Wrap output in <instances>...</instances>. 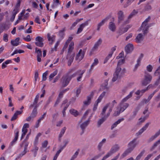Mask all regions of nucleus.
<instances>
[{"label": "nucleus", "mask_w": 160, "mask_h": 160, "mask_svg": "<svg viewBox=\"0 0 160 160\" xmlns=\"http://www.w3.org/2000/svg\"><path fill=\"white\" fill-rule=\"evenodd\" d=\"M120 108L119 109L121 112H122L128 107L129 104L128 103H120Z\"/></svg>", "instance_id": "4be33fe9"}, {"label": "nucleus", "mask_w": 160, "mask_h": 160, "mask_svg": "<svg viewBox=\"0 0 160 160\" xmlns=\"http://www.w3.org/2000/svg\"><path fill=\"white\" fill-rule=\"evenodd\" d=\"M138 12L136 11L135 9L133 10L132 12L131 13V14L128 16V19H131L133 16L135 15Z\"/></svg>", "instance_id": "c03bdc74"}, {"label": "nucleus", "mask_w": 160, "mask_h": 160, "mask_svg": "<svg viewBox=\"0 0 160 160\" xmlns=\"http://www.w3.org/2000/svg\"><path fill=\"white\" fill-rule=\"evenodd\" d=\"M119 148L120 147L118 144H115L112 146L111 150V154L113 153L118 151Z\"/></svg>", "instance_id": "a878e982"}, {"label": "nucleus", "mask_w": 160, "mask_h": 160, "mask_svg": "<svg viewBox=\"0 0 160 160\" xmlns=\"http://www.w3.org/2000/svg\"><path fill=\"white\" fill-rule=\"evenodd\" d=\"M133 50V46L131 43L128 44L125 47V51L127 53H131Z\"/></svg>", "instance_id": "9d476101"}, {"label": "nucleus", "mask_w": 160, "mask_h": 160, "mask_svg": "<svg viewBox=\"0 0 160 160\" xmlns=\"http://www.w3.org/2000/svg\"><path fill=\"white\" fill-rule=\"evenodd\" d=\"M136 138L134 139L128 144V149L122 154L121 156V158H124L129 153H130L134 150L137 144L136 142Z\"/></svg>", "instance_id": "f03ea898"}, {"label": "nucleus", "mask_w": 160, "mask_h": 160, "mask_svg": "<svg viewBox=\"0 0 160 160\" xmlns=\"http://www.w3.org/2000/svg\"><path fill=\"white\" fill-rule=\"evenodd\" d=\"M143 35L141 33H139L137 36L136 38V41L138 43H140L143 39Z\"/></svg>", "instance_id": "cd10ccee"}, {"label": "nucleus", "mask_w": 160, "mask_h": 160, "mask_svg": "<svg viewBox=\"0 0 160 160\" xmlns=\"http://www.w3.org/2000/svg\"><path fill=\"white\" fill-rule=\"evenodd\" d=\"M8 100L9 101L8 106L9 107H12L13 106V104L12 103V101L11 97H10L8 98Z\"/></svg>", "instance_id": "603ef678"}, {"label": "nucleus", "mask_w": 160, "mask_h": 160, "mask_svg": "<svg viewBox=\"0 0 160 160\" xmlns=\"http://www.w3.org/2000/svg\"><path fill=\"white\" fill-rule=\"evenodd\" d=\"M37 114V108L34 107L32 110L30 116H32V118H35Z\"/></svg>", "instance_id": "72a5a7b5"}, {"label": "nucleus", "mask_w": 160, "mask_h": 160, "mask_svg": "<svg viewBox=\"0 0 160 160\" xmlns=\"http://www.w3.org/2000/svg\"><path fill=\"white\" fill-rule=\"evenodd\" d=\"M98 62H99L97 58H96L94 59V62L91 65V68H90V71H91L95 66H96L97 65H98Z\"/></svg>", "instance_id": "f704fd0d"}, {"label": "nucleus", "mask_w": 160, "mask_h": 160, "mask_svg": "<svg viewBox=\"0 0 160 160\" xmlns=\"http://www.w3.org/2000/svg\"><path fill=\"white\" fill-rule=\"evenodd\" d=\"M102 42V39L101 38H99L98 40L95 43L92 48V50L94 51L95 50L97 49L98 48V46L101 44Z\"/></svg>", "instance_id": "393cba45"}, {"label": "nucleus", "mask_w": 160, "mask_h": 160, "mask_svg": "<svg viewBox=\"0 0 160 160\" xmlns=\"http://www.w3.org/2000/svg\"><path fill=\"white\" fill-rule=\"evenodd\" d=\"M23 112V111L22 110L21 111H17L15 112L14 115L11 118V121H14L18 118V115L21 114Z\"/></svg>", "instance_id": "a211bd4d"}, {"label": "nucleus", "mask_w": 160, "mask_h": 160, "mask_svg": "<svg viewBox=\"0 0 160 160\" xmlns=\"http://www.w3.org/2000/svg\"><path fill=\"white\" fill-rule=\"evenodd\" d=\"M19 132L18 129H16L14 131V138L18 139L19 136Z\"/></svg>", "instance_id": "13d9d810"}, {"label": "nucleus", "mask_w": 160, "mask_h": 160, "mask_svg": "<svg viewBox=\"0 0 160 160\" xmlns=\"http://www.w3.org/2000/svg\"><path fill=\"white\" fill-rule=\"evenodd\" d=\"M110 19L109 16L107 17L106 18L103 19L100 22L98 25L97 30L99 31L100 27L102 26L105 22H107Z\"/></svg>", "instance_id": "dca6fc26"}, {"label": "nucleus", "mask_w": 160, "mask_h": 160, "mask_svg": "<svg viewBox=\"0 0 160 160\" xmlns=\"http://www.w3.org/2000/svg\"><path fill=\"white\" fill-rule=\"evenodd\" d=\"M48 71H46L42 74V80L43 81H45L47 79V76L48 74Z\"/></svg>", "instance_id": "09e8293b"}, {"label": "nucleus", "mask_w": 160, "mask_h": 160, "mask_svg": "<svg viewBox=\"0 0 160 160\" xmlns=\"http://www.w3.org/2000/svg\"><path fill=\"white\" fill-rule=\"evenodd\" d=\"M23 112V111L22 110L21 111H17L15 112L14 115L11 118V121H14L18 118V115L21 114Z\"/></svg>", "instance_id": "aec40b11"}, {"label": "nucleus", "mask_w": 160, "mask_h": 160, "mask_svg": "<svg viewBox=\"0 0 160 160\" xmlns=\"http://www.w3.org/2000/svg\"><path fill=\"white\" fill-rule=\"evenodd\" d=\"M66 127H64L61 130L60 133L58 136L59 139L60 140V138L63 136L66 130Z\"/></svg>", "instance_id": "a19ab883"}, {"label": "nucleus", "mask_w": 160, "mask_h": 160, "mask_svg": "<svg viewBox=\"0 0 160 160\" xmlns=\"http://www.w3.org/2000/svg\"><path fill=\"white\" fill-rule=\"evenodd\" d=\"M29 127V125L28 123H25L22 129V134L21 136V139H22L24 137L28 132L27 128Z\"/></svg>", "instance_id": "6e6552de"}, {"label": "nucleus", "mask_w": 160, "mask_h": 160, "mask_svg": "<svg viewBox=\"0 0 160 160\" xmlns=\"http://www.w3.org/2000/svg\"><path fill=\"white\" fill-rule=\"evenodd\" d=\"M87 100L83 102L84 104L85 105H89L90 103L91 99L90 97H87Z\"/></svg>", "instance_id": "8fccbe9b"}, {"label": "nucleus", "mask_w": 160, "mask_h": 160, "mask_svg": "<svg viewBox=\"0 0 160 160\" xmlns=\"http://www.w3.org/2000/svg\"><path fill=\"white\" fill-rule=\"evenodd\" d=\"M23 112V111L22 110L21 111H17L15 112L14 115L11 118V121H14L18 118V115L21 114Z\"/></svg>", "instance_id": "6ab92c4d"}, {"label": "nucleus", "mask_w": 160, "mask_h": 160, "mask_svg": "<svg viewBox=\"0 0 160 160\" xmlns=\"http://www.w3.org/2000/svg\"><path fill=\"white\" fill-rule=\"evenodd\" d=\"M106 141V139L105 138H103L102 139V141L100 142L98 146V149L99 150H100L101 148L103 146V144Z\"/></svg>", "instance_id": "4c0bfd02"}, {"label": "nucleus", "mask_w": 160, "mask_h": 160, "mask_svg": "<svg viewBox=\"0 0 160 160\" xmlns=\"http://www.w3.org/2000/svg\"><path fill=\"white\" fill-rule=\"evenodd\" d=\"M36 42H35L36 45L40 47H42L43 46V39L40 36H38L35 38Z\"/></svg>", "instance_id": "0eeeda50"}, {"label": "nucleus", "mask_w": 160, "mask_h": 160, "mask_svg": "<svg viewBox=\"0 0 160 160\" xmlns=\"http://www.w3.org/2000/svg\"><path fill=\"white\" fill-rule=\"evenodd\" d=\"M116 26L114 23L111 22V30L114 32L116 29Z\"/></svg>", "instance_id": "49530a36"}, {"label": "nucleus", "mask_w": 160, "mask_h": 160, "mask_svg": "<svg viewBox=\"0 0 160 160\" xmlns=\"http://www.w3.org/2000/svg\"><path fill=\"white\" fill-rule=\"evenodd\" d=\"M41 135V134L39 132L37 135V136L35 137V140L34 142V146L37 145L38 143V140L39 138Z\"/></svg>", "instance_id": "58836bf2"}, {"label": "nucleus", "mask_w": 160, "mask_h": 160, "mask_svg": "<svg viewBox=\"0 0 160 160\" xmlns=\"http://www.w3.org/2000/svg\"><path fill=\"white\" fill-rule=\"evenodd\" d=\"M8 35L4 33L3 36V40L5 42H7L8 41Z\"/></svg>", "instance_id": "680f3d73"}, {"label": "nucleus", "mask_w": 160, "mask_h": 160, "mask_svg": "<svg viewBox=\"0 0 160 160\" xmlns=\"http://www.w3.org/2000/svg\"><path fill=\"white\" fill-rule=\"evenodd\" d=\"M159 74H160V66L157 69L154 73V75L156 76L158 75Z\"/></svg>", "instance_id": "774afa93"}, {"label": "nucleus", "mask_w": 160, "mask_h": 160, "mask_svg": "<svg viewBox=\"0 0 160 160\" xmlns=\"http://www.w3.org/2000/svg\"><path fill=\"white\" fill-rule=\"evenodd\" d=\"M32 6L33 8L36 9L38 8V5L35 2H32Z\"/></svg>", "instance_id": "bf43d9fd"}, {"label": "nucleus", "mask_w": 160, "mask_h": 160, "mask_svg": "<svg viewBox=\"0 0 160 160\" xmlns=\"http://www.w3.org/2000/svg\"><path fill=\"white\" fill-rule=\"evenodd\" d=\"M160 144V138L156 142H155L153 146L151 148L150 150L151 151H152L155 149V148L159 144Z\"/></svg>", "instance_id": "c9c22d12"}, {"label": "nucleus", "mask_w": 160, "mask_h": 160, "mask_svg": "<svg viewBox=\"0 0 160 160\" xmlns=\"http://www.w3.org/2000/svg\"><path fill=\"white\" fill-rule=\"evenodd\" d=\"M150 17L149 16L148 18H146L142 22L140 27V30H142L144 34H145L148 32V29L150 26L148 23L150 21Z\"/></svg>", "instance_id": "20e7f679"}, {"label": "nucleus", "mask_w": 160, "mask_h": 160, "mask_svg": "<svg viewBox=\"0 0 160 160\" xmlns=\"http://www.w3.org/2000/svg\"><path fill=\"white\" fill-rule=\"evenodd\" d=\"M109 113H108L106 116L99 119L98 122V127H100L101 124L107 119V118L109 117Z\"/></svg>", "instance_id": "412c9836"}, {"label": "nucleus", "mask_w": 160, "mask_h": 160, "mask_svg": "<svg viewBox=\"0 0 160 160\" xmlns=\"http://www.w3.org/2000/svg\"><path fill=\"white\" fill-rule=\"evenodd\" d=\"M145 152V151L143 150L139 154L135 160H139L141 158V157L143 155L144 153Z\"/></svg>", "instance_id": "a18cd8bd"}, {"label": "nucleus", "mask_w": 160, "mask_h": 160, "mask_svg": "<svg viewBox=\"0 0 160 160\" xmlns=\"http://www.w3.org/2000/svg\"><path fill=\"white\" fill-rule=\"evenodd\" d=\"M124 118H121L118 120L117 121L115 122L112 125L111 129H112L115 128L121 122L124 121Z\"/></svg>", "instance_id": "5701e85b"}, {"label": "nucleus", "mask_w": 160, "mask_h": 160, "mask_svg": "<svg viewBox=\"0 0 160 160\" xmlns=\"http://www.w3.org/2000/svg\"><path fill=\"white\" fill-rule=\"evenodd\" d=\"M28 145V143H26L24 146V149L23 151L19 154V156L18 157V158H20L22 157L23 155H25L26 152H27V148Z\"/></svg>", "instance_id": "c85d7f7f"}, {"label": "nucleus", "mask_w": 160, "mask_h": 160, "mask_svg": "<svg viewBox=\"0 0 160 160\" xmlns=\"http://www.w3.org/2000/svg\"><path fill=\"white\" fill-rule=\"evenodd\" d=\"M85 71V70L82 71L81 73L79 75V76L77 78V80L78 82L80 81H81V79L82 78V75Z\"/></svg>", "instance_id": "5fc2aeb1"}, {"label": "nucleus", "mask_w": 160, "mask_h": 160, "mask_svg": "<svg viewBox=\"0 0 160 160\" xmlns=\"http://www.w3.org/2000/svg\"><path fill=\"white\" fill-rule=\"evenodd\" d=\"M39 97V94L38 93L36 96L33 103L30 105V108H32L33 107H36V108H37L38 107V102Z\"/></svg>", "instance_id": "f8f14e48"}, {"label": "nucleus", "mask_w": 160, "mask_h": 160, "mask_svg": "<svg viewBox=\"0 0 160 160\" xmlns=\"http://www.w3.org/2000/svg\"><path fill=\"white\" fill-rule=\"evenodd\" d=\"M19 8L14 7L13 10L12 12V14H14L15 15H16V14L19 12Z\"/></svg>", "instance_id": "4d7b16f0"}, {"label": "nucleus", "mask_w": 160, "mask_h": 160, "mask_svg": "<svg viewBox=\"0 0 160 160\" xmlns=\"http://www.w3.org/2000/svg\"><path fill=\"white\" fill-rule=\"evenodd\" d=\"M47 38L48 41L50 42L49 44L52 45L53 43L55 38V36L52 35L51 36L50 34L48 33L47 34Z\"/></svg>", "instance_id": "4468645a"}, {"label": "nucleus", "mask_w": 160, "mask_h": 160, "mask_svg": "<svg viewBox=\"0 0 160 160\" xmlns=\"http://www.w3.org/2000/svg\"><path fill=\"white\" fill-rule=\"evenodd\" d=\"M88 25V22L87 21L84 23L81 24L80 25L79 27L78 28L76 34H79L81 33L82 31L84 28Z\"/></svg>", "instance_id": "1a4fd4ad"}, {"label": "nucleus", "mask_w": 160, "mask_h": 160, "mask_svg": "<svg viewBox=\"0 0 160 160\" xmlns=\"http://www.w3.org/2000/svg\"><path fill=\"white\" fill-rule=\"evenodd\" d=\"M143 114L145 115V117L143 118H140L139 119V120H141V122H143L145 120L149 117V115L150 113V112L148 111V108L146 107L145 110H144L143 112Z\"/></svg>", "instance_id": "9b49d317"}, {"label": "nucleus", "mask_w": 160, "mask_h": 160, "mask_svg": "<svg viewBox=\"0 0 160 160\" xmlns=\"http://www.w3.org/2000/svg\"><path fill=\"white\" fill-rule=\"evenodd\" d=\"M81 71V70H79L72 75H69L68 74L63 76L61 79L60 81V82L62 84V87H65L67 86L68 84L72 78L75 77L78 73L80 72Z\"/></svg>", "instance_id": "f257e3e1"}, {"label": "nucleus", "mask_w": 160, "mask_h": 160, "mask_svg": "<svg viewBox=\"0 0 160 160\" xmlns=\"http://www.w3.org/2000/svg\"><path fill=\"white\" fill-rule=\"evenodd\" d=\"M20 40L19 38H17L15 40H12L11 41V44L12 45L14 46H17L19 45V41Z\"/></svg>", "instance_id": "7c9ffc66"}, {"label": "nucleus", "mask_w": 160, "mask_h": 160, "mask_svg": "<svg viewBox=\"0 0 160 160\" xmlns=\"http://www.w3.org/2000/svg\"><path fill=\"white\" fill-rule=\"evenodd\" d=\"M23 39L27 42H30L31 41V38H30V36L29 35H28L26 38H25Z\"/></svg>", "instance_id": "69168bd1"}, {"label": "nucleus", "mask_w": 160, "mask_h": 160, "mask_svg": "<svg viewBox=\"0 0 160 160\" xmlns=\"http://www.w3.org/2000/svg\"><path fill=\"white\" fill-rule=\"evenodd\" d=\"M117 15L118 18V23H120L124 20V16L123 12L122 11L120 10L118 12Z\"/></svg>", "instance_id": "ddd939ff"}, {"label": "nucleus", "mask_w": 160, "mask_h": 160, "mask_svg": "<svg viewBox=\"0 0 160 160\" xmlns=\"http://www.w3.org/2000/svg\"><path fill=\"white\" fill-rule=\"evenodd\" d=\"M58 72V70H56L50 75L49 78V81H50L52 80L53 78L57 74Z\"/></svg>", "instance_id": "ea45409f"}, {"label": "nucleus", "mask_w": 160, "mask_h": 160, "mask_svg": "<svg viewBox=\"0 0 160 160\" xmlns=\"http://www.w3.org/2000/svg\"><path fill=\"white\" fill-rule=\"evenodd\" d=\"M129 28L130 27L128 26L125 28H120L118 31V33L120 35H121L127 32Z\"/></svg>", "instance_id": "bb28decb"}, {"label": "nucleus", "mask_w": 160, "mask_h": 160, "mask_svg": "<svg viewBox=\"0 0 160 160\" xmlns=\"http://www.w3.org/2000/svg\"><path fill=\"white\" fill-rule=\"evenodd\" d=\"M75 53H73L70 56L69 58L68 62V66H70L71 65L72 62L73 61V60L75 56Z\"/></svg>", "instance_id": "473e14b6"}, {"label": "nucleus", "mask_w": 160, "mask_h": 160, "mask_svg": "<svg viewBox=\"0 0 160 160\" xmlns=\"http://www.w3.org/2000/svg\"><path fill=\"white\" fill-rule=\"evenodd\" d=\"M159 90V89H157L156 90H154L153 92L150 94L148 96L147 99H144L143 100V102L145 104L147 103L150 100L152 99L153 95L154 94L157 92Z\"/></svg>", "instance_id": "2eb2a0df"}, {"label": "nucleus", "mask_w": 160, "mask_h": 160, "mask_svg": "<svg viewBox=\"0 0 160 160\" xmlns=\"http://www.w3.org/2000/svg\"><path fill=\"white\" fill-rule=\"evenodd\" d=\"M152 76L146 71L144 72V78L142 81V85L146 86L150 83L152 79Z\"/></svg>", "instance_id": "39448f33"}, {"label": "nucleus", "mask_w": 160, "mask_h": 160, "mask_svg": "<svg viewBox=\"0 0 160 160\" xmlns=\"http://www.w3.org/2000/svg\"><path fill=\"white\" fill-rule=\"evenodd\" d=\"M125 62V59H120L118 61V64H117V67H120V66L122 64H123Z\"/></svg>", "instance_id": "864d4df0"}, {"label": "nucleus", "mask_w": 160, "mask_h": 160, "mask_svg": "<svg viewBox=\"0 0 160 160\" xmlns=\"http://www.w3.org/2000/svg\"><path fill=\"white\" fill-rule=\"evenodd\" d=\"M48 142L47 140H45L42 144V147L43 148H46L48 144Z\"/></svg>", "instance_id": "e2e57ef3"}, {"label": "nucleus", "mask_w": 160, "mask_h": 160, "mask_svg": "<svg viewBox=\"0 0 160 160\" xmlns=\"http://www.w3.org/2000/svg\"><path fill=\"white\" fill-rule=\"evenodd\" d=\"M85 52L84 51H82V49H80L78 53H77L75 59L76 60L78 61V62H80L84 58Z\"/></svg>", "instance_id": "423d86ee"}, {"label": "nucleus", "mask_w": 160, "mask_h": 160, "mask_svg": "<svg viewBox=\"0 0 160 160\" xmlns=\"http://www.w3.org/2000/svg\"><path fill=\"white\" fill-rule=\"evenodd\" d=\"M37 48H35L36 52L37 53V57H41L42 51L40 49H37Z\"/></svg>", "instance_id": "6e6d98bb"}, {"label": "nucleus", "mask_w": 160, "mask_h": 160, "mask_svg": "<svg viewBox=\"0 0 160 160\" xmlns=\"http://www.w3.org/2000/svg\"><path fill=\"white\" fill-rule=\"evenodd\" d=\"M106 92H103L102 94L100 95L98 98L97 99L96 102L97 103H99L101 102L103 97L105 96Z\"/></svg>", "instance_id": "e433bc0d"}, {"label": "nucleus", "mask_w": 160, "mask_h": 160, "mask_svg": "<svg viewBox=\"0 0 160 160\" xmlns=\"http://www.w3.org/2000/svg\"><path fill=\"white\" fill-rule=\"evenodd\" d=\"M108 84V80H106L104 81V82L102 85V87L104 88V89L107 88V86Z\"/></svg>", "instance_id": "052dcab7"}, {"label": "nucleus", "mask_w": 160, "mask_h": 160, "mask_svg": "<svg viewBox=\"0 0 160 160\" xmlns=\"http://www.w3.org/2000/svg\"><path fill=\"white\" fill-rule=\"evenodd\" d=\"M1 26L3 30H7L9 28L8 25L6 24H2Z\"/></svg>", "instance_id": "338daca9"}, {"label": "nucleus", "mask_w": 160, "mask_h": 160, "mask_svg": "<svg viewBox=\"0 0 160 160\" xmlns=\"http://www.w3.org/2000/svg\"><path fill=\"white\" fill-rule=\"evenodd\" d=\"M150 85H149L145 89H142L141 90H138L135 92V94L137 95H140L141 94V96L148 89V88Z\"/></svg>", "instance_id": "c756f323"}, {"label": "nucleus", "mask_w": 160, "mask_h": 160, "mask_svg": "<svg viewBox=\"0 0 160 160\" xmlns=\"http://www.w3.org/2000/svg\"><path fill=\"white\" fill-rule=\"evenodd\" d=\"M147 70L149 72H151L152 71L153 68L152 67L151 65H149L147 67Z\"/></svg>", "instance_id": "0e129e2a"}, {"label": "nucleus", "mask_w": 160, "mask_h": 160, "mask_svg": "<svg viewBox=\"0 0 160 160\" xmlns=\"http://www.w3.org/2000/svg\"><path fill=\"white\" fill-rule=\"evenodd\" d=\"M89 120H87V121L83 122L80 126V127L82 130L81 134L84 133V130L86 128L87 126L89 123Z\"/></svg>", "instance_id": "b1692460"}, {"label": "nucleus", "mask_w": 160, "mask_h": 160, "mask_svg": "<svg viewBox=\"0 0 160 160\" xmlns=\"http://www.w3.org/2000/svg\"><path fill=\"white\" fill-rule=\"evenodd\" d=\"M69 111L70 113L73 115L75 117H76L78 115V113L77 111L73 109H70Z\"/></svg>", "instance_id": "79ce46f5"}, {"label": "nucleus", "mask_w": 160, "mask_h": 160, "mask_svg": "<svg viewBox=\"0 0 160 160\" xmlns=\"http://www.w3.org/2000/svg\"><path fill=\"white\" fill-rule=\"evenodd\" d=\"M150 123L148 122L139 131L136 133V135L138 136L139 135L142 134L148 127Z\"/></svg>", "instance_id": "f3484780"}, {"label": "nucleus", "mask_w": 160, "mask_h": 160, "mask_svg": "<svg viewBox=\"0 0 160 160\" xmlns=\"http://www.w3.org/2000/svg\"><path fill=\"white\" fill-rule=\"evenodd\" d=\"M121 112H122L120 110L119 108H117V110L114 112L113 114V116H118Z\"/></svg>", "instance_id": "de8ad7c7"}, {"label": "nucleus", "mask_w": 160, "mask_h": 160, "mask_svg": "<svg viewBox=\"0 0 160 160\" xmlns=\"http://www.w3.org/2000/svg\"><path fill=\"white\" fill-rule=\"evenodd\" d=\"M74 43L73 42H72L69 45L68 49V56L69 55V53L72 52L74 49Z\"/></svg>", "instance_id": "2f4dec72"}, {"label": "nucleus", "mask_w": 160, "mask_h": 160, "mask_svg": "<svg viewBox=\"0 0 160 160\" xmlns=\"http://www.w3.org/2000/svg\"><path fill=\"white\" fill-rule=\"evenodd\" d=\"M108 106L107 105L105 106L102 109V111L100 115L101 116H103L105 113V112L106 111V110L108 109Z\"/></svg>", "instance_id": "3c124183"}, {"label": "nucleus", "mask_w": 160, "mask_h": 160, "mask_svg": "<svg viewBox=\"0 0 160 160\" xmlns=\"http://www.w3.org/2000/svg\"><path fill=\"white\" fill-rule=\"evenodd\" d=\"M126 71V69L125 68H123L122 70L121 68L120 67H117L115 72L113 74V77L112 79V82H114L117 79L118 77H121L125 73Z\"/></svg>", "instance_id": "7ed1b4c3"}, {"label": "nucleus", "mask_w": 160, "mask_h": 160, "mask_svg": "<svg viewBox=\"0 0 160 160\" xmlns=\"http://www.w3.org/2000/svg\"><path fill=\"white\" fill-rule=\"evenodd\" d=\"M34 148L32 151L34 153V156L36 157L37 155V152L38 149V147L37 145L34 146Z\"/></svg>", "instance_id": "37998d69"}]
</instances>
